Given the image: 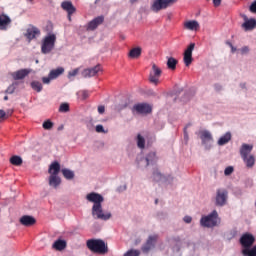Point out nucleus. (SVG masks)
<instances>
[{
	"label": "nucleus",
	"instance_id": "obj_1",
	"mask_svg": "<svg viewBox=\"0 0 256 256\" xmlns=\"http://www.w3.org/2000/svg\"><path fill=\"white\" fill-rule=\"evenodd\" d=\"M86 199L87 201H89V203H94L92 206V215L95 219L109 221V218L111 217V212L104 213L103 206L101 205V203L105 201L103 195L96 192H91L86 195Z\"/></svg>",
	"mask_w": 256,
	"mask_h": 256
},
{
	"label": "nucleus",
	"instance_id": "obj_2",
	"mask_svg": "<svg viewBox=\"0 0 256 256\" xmlns=\"http://www.w3.org/2000/svg\"><path fill=\"white\" fill-rule=\"evenodd\" d=\"M87 248L92 251V253H99L100 255H105L109 253V248L105 241L101 239H89L86 242Z\"/></svg>",
	"mask_w": 256,
	"mask_h": 256
},
{
	"label": "nucleus",
	"instance_id": "obj_3",
	"mask_svg": "<svg viewBox=\"0 0 256 256\" xmlns=\"http://www.w3.org/2000/svg\"><path fill=\"white\" fill-rule=\"evenodd\" d=\"M252 151H253V145L242 144L240 148L241 158L243 159L248 169H252V167L255 166V156L251 155Z\"/></svg>",
	"mask_w": 256,
	"mask_h": 256
},
{
	"label": "nucleus",
	"instance_id": "obj_4",
	"mask_svg": "<svg viewBox=\"0 0 256 256\" xmlns=\"http://www.w3.org/2000/svg\"><path fill=\"white\" fill-rule=\"evenodd\" d=\"M219 223H221V219L219 218L217 210H214L207 216H203L200 220V225H202V227L208 228L217 227Z\"/></svg>",
	"mask_w": 256,
	"mask_h": 256
},
{
	"label": "nucleus",
	"instance_id": "obj_5",
	"mask_svg": "<svg viewBox=\"0 0 256 256\" xmlns=\"http://www.w3.org/2000/svg\"><path fill=\"white\" fill-rule=\"evenodd\" d=\"M57 41V36L55 34H50L46 36L43 40L42 46H41V52L44 55H47V53H51L55 47V42Z\"/></svg>",
	"mask_w": 256,
	"mask_h": 256
},
{
	"label": "nucleus",
	"instance_id": "obj_6",
	"mask_svg": "<svg viewBox=\"0 0 256 256\" xmlns=\"http://www.w3.org/2000/svg\"><path fill=\"white\" fill-rule=\"evenodd\" d=\"M177 1L179 0H155L151 6V10L154 11V13H159V11L171 7V5H174Z\"/></svg>",
	"mask_w": 256,
	"mask_h": 256
},
{
	"label": "nucleus",
	"instance_id": "obj_7",
	"mask_svg": "<svg viewBox=\"0 0 256 256\" xmlns=\"http://www.w3.org/2000/svg\"><path fill=\"white\" fill-rule=\"evenodd\" d=\"M201 141H202V145H204L205 149H211V147H213V134H211V132H209V130H201L198 133Z\"/></svg>",
	"mask_w": 256,
	"mask_h": 256
},
{
	"label": "nucleus",
	"instance_id": "obj_8",
	"mask_svg": "<svg viewBox=\"0 0 256 256\" xmlns=\"http://www.w3.org/2000/svg\"><path fill=\"white\" fill-rule=\"evenodd\" d=\"M255 244V236L251 233H244L240 237V245H242V249H251Z\"/></svg>",
	"mask_w": 256,
	"mask_h": 256
},
{
	"label": "nucleus",
	"instance_id": "obj_9",
	"mask_svg": "<svg viewBox=\"0 0 256 256\" xmlns=\"http://www.w3.org/2000/svg\"><path fill=\"white\" fill-rule=\"evenodd\" d=\"M133 113H138V115H147L148 113H151L152 108L149 104L140 103L135 104L132 108Z\"/></svg>",
	"mask_w": 256,
	"mask_h": 256
},
{
	"label": "nucleus",
	"instance_id": "obj_10",
	"mask_svg": "<svg viewBox=\"0 0 256 256\" xmlns=\"http://www.w3.org/2000/svg\"><path fill=\"white\" fill-rule=\"evenodd\" d=\"M39 35H41V30H39V28L30 25L27 29H26V33L24 34V37H26V39H28V41H33V39H37V37H39Z\"/></svg>",
	"mask_w": 256,
	"mask_h": 256
},
{
	"label": "nucleus",
	"instance_id": "obj_11",
	"mask_svg": "<svg viewBox=\"0 0 256 256\" xmlns=\"http://www.w3.org/2000/svg\"><path fill=\"white\" fill-rule=\"evenodd\" d=\"M195 49V43H191L184 52V63L186 67H189L193 63V50Z\"/></svg>",
	"mask_w": 256,
	"mask_h": 256
},
{
	"label": "nucleus",
	"instance_id": "obj_12",
	"mask_svg": "<svg viewBox=\"0 0 256 256\" xmlns=\"http://www.w3.org/2000/svg\"><path fill=\"white\" fill-rule=\"evenodd\" d=\"M103 69L101 68V65H96L93 68H87L82 71V77L85 79L89 77H95L96 75H99Z\"/></svg>",
	"mask_w": 256,
	"mask_h": 256
},
{
	"label": "nucleus",
	"instance_id": "obj_13",
	"mask_svg": "<svg viewBox=\"0 0 256 256\" xmlns=\"http://www.w3.org/2000/svg\"><path fill=\"white\" fill-rule=\"evenodd\" d=\"M104 21H105V16L103 15L98 16L87 24L86 30L95 31V29H97L99 25H103Z\"/></svg>",
	"mask_w": 256,
	"mask_h": 256
},
{
	"label": "nucleus",
	"instance_id": "obj_14",
	"mask_svg": "<svg viewBox=\"0 0 256 256\" xmlns=\"http://www.w3.org/2000/svg\"><path fill=\"white\" fill-rule=\"evenodd\" d=\"M161 68L156 66L155 64H152V70L150 72V82L154 83V85H157L159 83V78L161 77Z\"/></svg>",
	"mask_w": 256,
	"mask_h": 256
},
{
	"label": "nucleus",
	"instance_id": "obj_15",
	"mask_svg": "<svg viewBox=\"0 0 256 256\" xmlns=\"http://www.w3.org/2000/svg\"><path fill=\"white\" fill-rule=\"evenodd\" d=\"M157 239H159V236L152 235L148 237V240L146 243L142 246V251L144 253H148L155 247V243H157Z\"/></svg>",
	"mask_w": 256,
	"mask_h": 256
},
{
	"label": "nucleus",
	"instance_id": "obj_16",
	"mask_svg": "<svg viewBox=\"0 0 256 256\" xmlns=\"http://www.w3.org/2000/svg\"><path fill=\"white\" fill-rule=\"evenodd\" d=\"M227 203V190L218 189L216 193V205L223 207Z\"/></svg>",
	"mask_w": 256,
	"mask_h": 256
},
{
	"label": "nucleus",
	"instance_id": "obj_17",
	"mask_svg": "<svg viewBox=\"0 0 256 256\" xmlns=\"http://www.w3.org/2000/svg\"><path fill=\"white\" fill-rule=\"evenodd\" d=\"M37 223V220L33 216L24 215L20 218V224L24 227H33Z\"/></svg>",
	"mask_w": 256,
	"mask_h": 256
},
{
	"label": "nucleus",
	"instance_id": "obj_18",
	"mask_svg": "<svg viewBox=\"0 0 256 256\" xmlns=\"http://www.w3.org/2000/svg\"><path fill=\"white\" fill-rule=\"evenodd\" d=\"M11 25V18L7 14L0 15V31H7Z\"/></svg>",
	"mask_w": 256,
	"mask_h": 256
},
{
	"label": "nucleus",
	"instance_id": "obj_19",
	"mask_svg": "<svg viewBox=\"0 0 256 256\" xmlns=\"http://www.w3.org/2000/svg\"><path fill=\"white\" fill-rule=\"evenodd\" d=\"M31 73V70L29 69H21L12 74V77L15 81H19L21 79H25L27 75Z\"/></svg>",
	"mask_w": 256,
	"mask_h": 256
},
{
	"label": "nucleus",
	"instance_id": "obj_20",
	"mask_svg": "<svg viewBox=\"0 0 256 256\" xmlns=\"http://www.w3.org/2000/svg\"><path fill=\"white\" fill-rule=\"evenodd\" d=\"M61 8L68 13V15H73L77 11L75 6H73V3L71 1H63L61 3Z\"/></svg>",
	"mask_w": 256,
	"mask_h": 256
},
{
	"label": "nucleus",
	"instance_id": "obj_21",
	"mask_svg": "<svg viewBox=\"0 0 256 256\" xmlns=\"http://www.w3.org/2000/svg\"><path fill=\"white\" fill-rule=\"evenodd\" d=\"M199 27V22L196 20H189L184 22V28L188 31H198Z\"/></svg>",
	"mask_w": 256,
	"mask_h": 256
},
{
	"label": "nucleus",
	"instance_id": "obj_22",
	"mask_svg": "<svg viewBox=\"0 0 256 256\" xmlns=\"http://www.w3.org/2000/svg\"><path fill=\"white\" fill-rule=\"evenodd\" d=\"M52 247L55 251H63L67 248V241L58 239L53 243Z\"/></svg>",
	"mask_w": 256,
	"mask_h": 256
},
{
	"label": "nucleus",
	"instance_id": "obj_23",
	"mask_svg": "<svg viewBox=\"0 0 256 256\" xmlns=\"http://www.w3.org/2000/svg\"><path fill=\"white\" fill-rule=\"evenodd\" d=\"M242 27L245 31H253L256 27V20L251 18L249 20H246L243 24Z\"/></svg>",
	"mask_w": 256,
	"mask_h": 256
},
{
	"label": "nucleus",
	"instance_id": "obj_24",
	"mask_svg": "<svg viewBox=\"0 0 256 256\" xmlns=\"http://www.w3.org/2000/svg\"><path fill=\"white\" fill-rule=\"evenodd\" d=\"M60 171H61V164L55 161L50 165L48 173H50V175H59Z\"/></svg>",
	"mask_w": 256,
	"mask_h": 256
},
{
	"label": "nucleus",
	"instance_id": "obj_25",
	"mask_svg": "<svg viewBox=\"0 0 256 256\" xmlns=\"http://www.w3.org/2000/svg\"><path fill=\"white\" fill-rule=\"evenodd\" d=\"M49 185L55 188L59 187V185H61V178L57 175L51 174L49 177Z\"/></svg>",
	"mask_w": 256,
	"mask_h": 256
},
{
	"label": "nucleus",
	"instance_id": "obj_26",
	"mask_svg": "<svg viewBox=\"0 0 256 256\" xmlns=\"http://www.w3.org/2000/svg\"><path fill=\"white\" fill-rule=\"evenodd\" d=\"M231 132H226L222 137L218 140V145L222 147L223 145H227L229 141H231Z\"/></svg>",
	"mask_w": 256,
	"mask_h": 256
},
{
	"label": "nucleus",
	"instance_id": "obj_27",
	"mask_svg": "<svg viewBox=\"0 0 256 256\" xmlns=\"http://www.w3.org/2000/svg\"><path fill=\"white\" fill-rule=\"evenodd\" d=\"M65 73V69L63 67L56 68L54 70H51L49 75L50 79H57L60 75H63Z\"/></svg>",
	"mask_w": 256,
	"mask_h": 256
},
{
	"label": "nucleus",
	"instance_id": "obj_28",
	"mask_svg": "<svg viewBox=\"0 0 256 256\" xmlns=\"http://www.w3.org/2000/svg\"><path fill=\"white\" fill-rule=\"evenodd\" d=\"M145 161H146V165L157 163V154L155 152L148 153L145 158Z\"/></svg>",
	"mask_w": 256,
	"mask_h": 256
},
{
	"label": "nucleus",
	"instance_id": "obj_29",
	"mask_svg": "<svg viewBox=\"0 0 256 256\" xmlns=\"http://www.w3.org/2000/svg\"><path fill=\"white\" fill-rule=\"evenodd\" d=\"M128 56L131 59H139V57H141V48L136 47L130 50Z\"/></svg>",
	"mask_w": 256,
	"mask_h": 256
},
{
	"label": "nucleus",
	"instance_id": "obj_30",
	"mask_svg": "<svg viewBox=\"0 0 256 256\" xmlns=\"http://www.w3.org/2000/svg\"><path fill=\"white\" fill-rule=\"evenodd\" d=\"M177 59L173 58V57H169L167 60V67L168 69H171V71H175V69H177Z\"/></svg>",
	"mask_w": 256,
	"mask_h": 256
},
{
	"label": "nucleus",
	"instance_id": "obj_31",
	"mask_svg": "<svg viewBox=\"0 0 256 256\" xmlns=\"http://www.w3.org/2000/svg\"><path fill=\"white\" fill-rule=\"evenodd\" d=\"M11 165H15L16 167H20V165H23V159L20 156H12L10 158Z\"/></svg>",
	"mask_w": 256,
	"mask_h": 256
},
{
	"label": "nucleus",
	"instance_id": "obj_32",
	"mask_svg": "<svg viewBox=\"0 0 256 256\" xmlns=\"http://www.w3.org/2000/svg\"><path fill=\"white\" fill-rule=\"evenodd\" d=\"M242 255L244 256H256V245L248 249H242Z\"/></svg>",
	"mask_w": 256,
	"mask_h": 256
},
{
	"label": "nucleus",
	"instance_id": "obj_33",
	"mask_svg": "<svg viewBox=\"0 0 256 256\" xmlns=\"http://www.w3.org/2000/svg\"><path fill=\"white\" fill-rule=\"evenodd\" d=\"M31 87L34 91H37V93H41V91H43V84L39 81H32Z\"/></svg>",
	"mask_w": 256,
	"mask_h": 256
},
{
	"label": "nucleus",
	"instance_id": "obj_34",
	"mask_svg": "<svg viewBox=\"0 0 256 256\" xmlns=\"http://www.w3.org/2000/svg\"><path fill=\"white\" fill-rule=\"evenodd\" d=\"M62 174L65 177V179L71 180L75 177V172L69 170V169H62Z\"/></svg>",
	"mask_w": 256,
	"mask_h": 256
},
{
	"label": "nucleus",
	"instance_id": "obj_35",
	"mask_svg": "<svg viewBox=\"0 0 256 256\" xmlns=\"http://www.w3.org/2000/svg\"><path fill=\"white\" fill-rule=\"evenodd\" d=\"M137 147L139 149H145V138L141 135H137Z\"/></svg>",
	"mask_w": 256,
	"mask_h": 256
},
{
	"label": "nucleus",
	"instance_id": "obj_36",
	"mask_svg": "<svg viewBox=\"0 0 256 256\" xmlns=\"http://www.w3.org/2000/svg\"><path fill=\"white\" fill-rule=\"evenodd\" d=\"M53 125L54 124L51 120H46V121L43 122L42 127L46 131H51V129H53Z\"/></svg>",
	"mask_w": 256,
	"mask_h": 256
},
{
	"label": "nucleus",
	"instance_id": "obj_37",
	"mask_svg": "<svg viewBox=\"0 0 256 256\" xmlns=\"http://www.w3.org/2000/svg\"><path fill=\"white\" fill-rule=\"evenodd\" d=\"M17 82L12 83L7 89H6V93H8L9 95H12V93H15V90L17 89Z\"/></svg>",
	"mask_w": 256,
	"mask_h": 256
},
{
	"label": "nucleus",
	"instance_id": "obj_38",
	"mask_svg": "<svg viewBox=\"0 0 256 256\" xmlns=\"http://www.w3.org/2000/svg\"><path fill=\"white\" fill-rule=\"evenodd\" d=\"M69 111V104L67 103H62L59 107V112L60 113H68Z\"/></svg>",
	"mask_w": 256,
	"mask_h": 256
},
{
	"label": "nucleus",
	"instance_id": "obj_39",
	"mask_svg": "<svg viewBox=\"0 0 256 256\" xmlns=\"http://www.w3.org/2000/svg\"><path fill=\"white\" fill-rule=\"evenodd\" d=\"M162 178L163 175H161V172H159V170H155L153 172V181H161Z\"/></svg>",
	"mask_w": 256,
	"mask_h": 256
},
{
	"label": "nucleus",
	"instance_id": "obj_40",
	"mask_svg": "<svg viewBox=\"0 0 256 256\" xmlns=\"http://www.w3.org/2000/svg\"><path fill=\"white\" fill-rule=\"evenodd\" d=\"M139 255H141V252H139V250H129L124 254V256H139Z\"/></svg>",
	"mask_w": 256,
	"mask_h": 256
},
{
	"label": "nucleus",
	"instance_id": "obj_41",
	"mask_svg": "<svg viewBox=\"0 0 256 256\" xmlns=\"http://www.w3.org/2000/svg\"><path fill=\"white\" fill-rule=\"evenodd\" d=\"M78 74H79V68H75L74 70L68 73V77L69 79H71V77H76Z\"/></svg>",
	"mask_w": 256,
	"mask_h": 256
},
{
	"label": "nucleus",
	"instance_id": "obj_42",
	"mask_svg": "<svg viewBox=\"0 0 256 256\" xmlns=\"http://www.w3.org/2000/svg\"><path fill=\"white\" fill-rule=\"evenodd\" d=\"M233 171H234V168L232 166H228V167L225 168L224 174L226 176H229V175H231L233 173Z\"/></svg>",
	"mask_w": 256,
	"mask_h": 256
},
{
	"label": "nucleus",
	"instance_id": "obj_43",
	"mask_svg": "<svg viewBox=\"0 0 256 256\" xmlns=\"http://www.w3.org/2000/svg\"><path fill=\"white\" fill-rule=\"evenodd\" d=\"M51 80H53V78H51V75L49 74L48 77H43L42 78V82L46 85H49V83H51Z\"/></svg>",
	"mask_w": 256,
	"mask_h": 256
},
{
	"label": "nucleus",
	"instance_id": "obj_44",
	"mask_svg": "<svg viewBox=\"0 0 256 256\" xmlns=\"http://www.w3.org/2000/svg\"><path fill=\"white\" fill-rule=\"evenodd\" d=\"M96 133H107L105 131V128H103V125L99 124L96 126Z\"/></svg>",
	"mask_w": 256,
	"mask_h": 256
},
{
	"label": "nucleus",
	"instance_id": "obj_45",
	"mask_svg": "<svg viewBox=\"0 0 256 256\" xmlns=\"http://www.w3.org/2000/svg\"><path fill=\"white\" fill-rule=\"evenodd\" d=\"M250 13H256V0L249 7Z\"/></svg>",
	"mask_w": 256,
	"mask_h": 256
},
{
	"label": "nucleus",
	"instance_id": "obj_46",
	"mask_svg": "<svg viewBox=\"0 0 256 256\" xmlns=\"http://www.w3.org/2000/svg\"><path fill=\"white\" fill-rule=\"evenodd\" d=\"M247 53H249V48H248L247 46L242 47V48H241V54H242V55H245V54H247Z\"/></svg>",
	"mask_w": 256,
	"mask_h": 256
},
{
	"label": "nucleus",
	"instance_id": "obj_47",
	"mask_svg": "<svg viewBox=\"0 0 256 256\" xmlns=\"http://www.w3.org/2000/svg\"><path fill=\"white\" fill-rule=\"evenodd\" d=\"M98 113H100V115H103V113H105V106H98Z\"/></svg>",
	"mask_w": 256,
	"mask_h": 256
},
{
	"label": "nucleus",
	"instance_id": "obj_48",
	"mask_svg": "<svg viewBox=\"0 0 256 256\" xmlns=\"http://www.w3.org/2000/svg\"><path fill=\"white\" fill-rule=\"evenodd\" d=\"M183 220L185 223H191V221H193V218H191V216H185Z\"/></svg>",
	"mask_w": 256,
	"mask_h": 256
},
{
	"label": "nucleus",
	"instance_id": "obj_49",
	"mask_svg": "<svg viewBox=\"0 0 256 256\" xmlns=\"http://www.w3.org/2000/svg\"><path fill=\"white\" fill-rule=\"evenodd\" d=\"M221 1H222V0H213V5H214V7H219V6H221Z\"/></svg>",
	"mask_w": 256,
	"mask_h": 256
},
{
	"label": "nucleus",
	"instance_id": "obj_50",
	"mask_svg": "<svg viewBox=\"0 0 256 256\" xmlns=\"http://www.w3.org/2000/svg\"><path fill=\"white\" fill-rule=\"evenodd\" d=\"M7 116V113L4 112V110H0V119H5Z\"/></svg>",
	"mask_w": 256,
	"mask_h": 256
},
{
	"label": "nucleus",
	"instance_id": "obj_51",
	"mask_svg": "<svg viewBox=\"0 0 256 256\" xmlns=\"http://www.w3.org/2000/svg\"><path fill=\"white\" fill-rule=\"evenodd\" d=\"M82 95H83V99H87V97H89V93L87 91H83Z\"/></svg>",
	"mask_w": 256,
	"mask_h": 256
},
{
	"label": "nucleus",
	"instance_id": "obj_52",
	"mask_svg": "<svg viewBox=\"0 0 256 256\" xmlns=\"http://www.w3.org/2000/svg\"><path fill=\"white\" fill-rule=\"evenodd\" d=\"M184 139H189V134H187V128L184 129Z\"/></svg>",
	"mask_w": 256,
	"mask_h": 256
},
{
	"label": "nucleus",
	"instance_id": "obj_53",
	"mask_svg": "<svg viewBox=\"0 0 256 256\" xmlns=\"http://www.w3.org/2000/svg\"><path fill=\"white\" fill-rule=\"evenodd\" d=\"M63 129H64V126H63V125H61V126L58 127V131H63Z\"/></svg>",
	"mask_w": 256,
	"mask_h": 256
},
{
	"label": "nucleus",
	"instance_id": "obj_54",
	"mask_svg": "<svg viewBox=\"0 0 256 256\" xmlns=\"http://www.w3.org/2000/svg\"><path fill=\"white\" fill-rule=\"evenodd\" d=\"M4 101H9V96H5Z\"/></svg>",
	"mask_w": 256,
	"mask_h": 256
},
{
	"label": "nucleus",
	"instance_id": "obj_55",
	"mask_svg": "<svg viewBox=\"0 0 256 256\" xmlns=\"http://www.w3.org/2000/svg\"><path fill=\"white\" fill-rule=\"evenodd\" d=\"M71 15L73 14H68V21H71Z\"/></svg>",
	"mask_w": 256,
	"mask_h": 256
},
{
	"label": "nucleus",
	"instance_id": "obj_56",
	"mask_svg": "<svg viewBox=\"0 0 256 256\" xmlns=\"http://www.w3.org/2000/svg\"><path fill=\"white\" fill-rule=\"evenodd\" d=\"M157 203H159V199H156V200H155V205H157Z\"/></svg>",
	"mask_w": 256,
	"mask_h": 256
},
{
	"label": "nucleus",
	"instance_id": "obj_57",
	"mask_svg": "<svg viewBox=\"0 0 256 256\" xmlns=\"http://www.w3.org/2000/svg\"><path fill=\"white\" fill-rule=\"evenodd\" d=\"M135 1H137V0H131V3H135Z\"/></svg>",
	"mask_w": 256,
	"mask_h": 256
},
{
	"label": "nucleus",
	"instance_id": "obj_58",
	"mask_svg": "<svg viewBox=\"0 0 256 256\" xmlns=\"http://www.w3.org/2000/svg\"><path fill=\"white\" fill-rule=\"evenodd\" d=\"M232 51H235V48L232 47Z\"/></svg>",
	"mask_w": 256,
	"mask_h": 256
}]
</instances>
